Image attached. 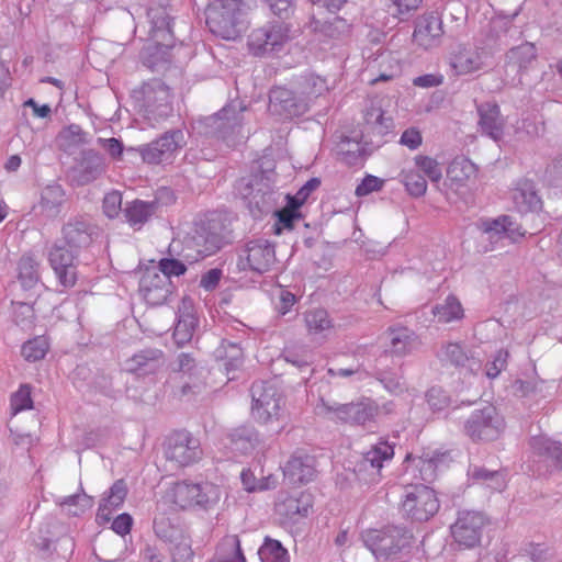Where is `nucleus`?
<instances>
[{
  "label": "nucleus",
  "mask_w": 562,
  "mask_h": 562,
  "mask_svg": "<svg viewBox=\"0 0 562 562\" xmlns=\"http://www.w3.org/2000/svg\"><path fill=\"white\" fill-rule=\"evenodd\" d=\"M138 93L144 117L150 125L158 124L172 115L170 89L160 79L145 82Z\"/></svg>",
  "instance_id": "obj_5"
},
{
  "label": "nucleus",
  "mask_w": 562,
  "mask_h": 562,
  "mask_svg": "<svg viewBox=\"0 0 562 562\" xmlns=\"http://www.w3.org/2000/svg\"><path fill=\"white\" fill-rule=\"evenodd\" d=\"M258 555L261 562H289L286 549L280 541L268 537L259 548Z\"/></svg>",
  "instance_id": "obj_49"
},
{
  "label": "nucleus",
  "mask_w": 562,
  "mask_h": 562,
  "mask_svg": "<svg viewBox=\"0 0 562 562\" xmlns=\"http://www.w3.org/2000/svg\"><path fill=\"white\" fill-rule=\"evenodd\" d=\"M35 546L42 552L47 553V554H52V547H54V550H56L57 546L65 550H69L70 552H72L74 541L68 536L60 537L59 539L54 541L53 539H50L46 536L40 535L37 537V539L35 540Z\"/></svg>",
  "instance_id": "obj_57"
},
{
  "label": "nucleus",
  "mask_w": 562,
  "mask_h": 562,
  "mask_svg": "<svg viewBox=\"0 0 562 562\" xmlns=\"http://www.w3.org/2000/svg\"><path fill=\"white\" fill-rule=\"evenodd\" d=\"M439 509V501L432 488L418 484L405 488L402 499L404 515L415 521H427Z\"/></svg>",
  "instance_id": "obj_10"
},
{
  "label": "nucleus",
  "mask_w": 562,
  "mask_h": 562,
  "mask_svg": "<svg viewBox=\"0 0 562 562\" xmlns=\"http://www.w3.org/2000/svg\"><path fill=\"white\" fill-rule=\"evenodd\" d=\"M449 66L456 76L479 71L484 67V53L477 47L458 45L449 55Z\"/></svg>",
  "instance_id": "obj_25"
},
{
  "label": "nucleus",
  "mask_w": 562,
  "mask_h": 562,
  "mask_svg": "<svg viewBox=\"0 0 562 562\" xmlns=\"http://www.w3.org/2000/svg\"><path fill=\"white\" fill-rule=\"evenodd\" d=\"M537 48L533 43L525 42L512 47L505 55V76L514 86L521 83V77L537 61Z\"/></svg>",
  "instance_id": "obj_19"
},
{
  "label": "nucleus",
  "mask_w": 562,
  "mask_h": 562,
  "mask_svg": "<svg viewBox=\"0 0 562 562\" xmlns=\"http://www.w3.org/2000/svg\"><path fill=\"white\" fill-rule=\"evenodd\" d=\"M268 110L271 115L288 120L305 114L307 103L301 98L297 90L284 87H274L269 92Z\"/></svg>",
  "instance_id": "obj_17"
},
{
  "label": "nucleus",
  "mask_w": 562,
  "mask_h": 562,
  "mask_svg": "<svg viewBox=\"0 0 562 562\" xmlns=\"http://www.w3.org/2000/svg\"><path fill=\"white\" fill-rule=\"evenodd\" d=\"M384 183V179H381L373 175H367L357 186L355 193L357 196H367L372 192L381 191Z\"/></svg>",
  "instance_id": "obj_63"
},
{
  "label": "nucleus",
  "mask_w": 562,
  "mask_h": 562,
  "mask_svg": "<svg viewBox=\"0 0 562 562\" xmlns=\"http://www.w3.org/2000/svg\"><path fill=\"white\" fill-rule=\"evenodd\" d=\"M313 506L312 495L308 493H280L274 505V512L285 521L297 522L301 518L307 517Z\"/></svg>",
  "instance_id": "obj_24"
},
{
  "label": "nucleus",
  "mask_w": 562,
  "mask_h": 562,
  "mask_svg": "<svg viewBox=\"0 0 562 562\" xmlns=\"http://www.w3.org/2000/svg\"><path fill=\"white\" fill-rule=\"evenodd\" d=\"M513 202L516 210L521 213L537 212L542 207V201L538 195L532 181L519 180L513 190Z\"/></svg>",
  "instance_id": "obj_31"
},
{
  "label": "nucleus",
  "mask_w": 562,
  "mask_h": 562,
  "mask_svg": "<svg viewBox=\"0 0 562 562\" xmlns=\"http://www.w3.org/2000/svg\"><path fill=\"white\" fill-rule=\"evenodd\" d=\"M226 446L235 452L247 454L255 450L260 442L257 430L251 426H240L233 429L226 437Z\"/></svg>",
  "instance_id": "obj_32"
},
{
  "label": "nucleus",
  "mask_w": 562,
  "mask_h": 562,
  "mask_svg": "<svg viewBox=\"0 0 562 562\" xmlns=\"http://www.w3.org/2000/svg\"><path fill=\"white\" fill-rule=\"evenodd\" d=\"M434 316L439 323H450L463 317V308L454 295H448L442 303H438L432 308Z\"/></svg>",
  "instance_id": "obj_45"
},
{
  "label": "nucleus",
  "mask_w": 562,
  "mask_h": 562,
  "mask_svg": "<svg viewBox=\"0 0 562 562\" xmlns=\"http://www.w3.org/2000/svg\"><path fill=\"white\" fill-rule=\"evenodd\" d=\"M196 324L198 319L191 312H183L179 315L173 329V339L179 347L192 339Z\"/></svg>",
  "instance_id": "obj_47"
},
{
  "label": "nucleus",
  "mask_w": 562,
  "mask_h": 562,
  "mask_svg": "<svg viewBox=\"0 0 562 562\" xmlns=\"http://www.w3.org/2000/svg\"><path fill=\"white\" fill-rule=\"evenodd\" d=\"M541 384L542 381L539 379H516L512 383V391L516 396L530 397L541 391Z\"/></svg>",
  "instance_id": "obj_59"
},
{
  "label": "nucleus",
  "mask_w": 562,
  "mask_h": 562,
  "mask_svg": "<svg viewBox=\"0 0 562 562\" xmlns=\"http://www.w3.org/2000/svg\"><path fill=\"white\" fill-rule=\"evenodd\" d=\"M64 201L63 188L59 184H52L43 189L38 206L46 217L54 218L60 213Z\"/></svg>",
  "instance_id": "obj_41"
},
{
  "label": "nucleus",
  "mask_w": 562,
  "mask_h": 562,
  "mask_svg": "<svg viewBox=\"0 0 562 562\" xmlns=\"http://www.w3.org/2000/svg\"><path fill=\"white\" fill-rule=\"evenodd\" d=\"M284 476L292 484L312 481L316 474V459L303 450H296L283 468Z\"/></svg>",
  "instance_id": "obj_26"
},
{
  "label": "nucleus",
  "mask_w": 562,
  "mask_h": 562,
  "mask_svg": "<svg viewBox=\"0 0 562 562\" xmlns=\"http://www.w3.org/2000/svg\"><path fill=\"white\" fill-rule=\"evenodd\" d=\"M305 325L311 334H319L331 327V319L324 308L307 311L304 316Z\"/></svg>",
  "instance_id": "obj_51"
},
{
  "label": "nucleus",
  "mask_w": 562,
  "mask_h": 562,
  "mask_svg": "<svg viewBox=\"0 0 562 562\" xmlns=\"http://www.w3.org/2000/svg\"><path fill=\"white\" fill-rule=\"evenodd\" d=\"M443 458L445 454L438 452L426 453L422 457L420 473L425 481L431 480L435 476L436 470L439 463L443 461Z\"/></svg>",
  "instance_id": "obj_61"
},
{
  "label": "nucleus",
  "mask_w": 562,
  "mask_h": 562,
  "mask_svg": "<svg viewBox=\"0 0 562 562\" xmlns=\"http://www.w3.org/2000/svg\"><path fill=\"white\" fill-rule=\"evenodd\" d=\"M172 282L157 270H147L139 280V293L147 304L162 305L172 294Z\"/></svg>",
  "instance_id": "obj_22"
},
{
  "label": "nucleus",
  "mask_w": 562,
  "mask_h": 562,
  "mask_svg": "<svg viewBox=\"0 0 562 562\" xmlns=\"http://www.w3.org/2000/svg\"><path fill=\"white\" fill-rule=\"evenodd\" d=\"M250 392L252 398L251 413L255 419L266 424L279 418L283 397L272 382H254Z\"/></svg>",
  "instance_id": "obj_11"
},
{
  "label": "nucleus",
  "mask_w": 562,
  "mask_h": 562,
  "mask_svg": "<svg viewBox=\"0 0 562 562\" xmlns=\"http://www.w3.org/2000/svg\"><path fill=\"white\" fill-rule=\"evenodd\" d=\"M387 339L386 349L380 356L378 362L381 363L389 355L404 357L412 353L419 346L418 335L406 326H390L385 331Z\"/></svg>",
  "instance_id": "obj_23"
},
{
  "label": "nucleus",
  "mask_w": 562,
  "mask_h": 562,
  "mask_svg": "<svg viewBox=\"0 0 562 562\" xmlns=\"http://www.w3.org/2000/svg\"><path fill=\"white\" fill-rule=\"evenodd\" d=\"M485 515L476 510H461L456 522L451 526L454 540L465 548H473L480 542L482 530L486 525Z\"/></svg>",
  "instance_id": "obj_18"
},
{
  "label": "nucleus",
  "mask_w": 562,
  "mask_h": 562,
  "mask_svg": "<svg viewBox=\"0 0 562 562\" xmlns=\"http://www.w3.org/2000/svg\"><path fill=\"white\" fill-rule=\"evenodd\" d=\"M415 164L430 181L438 182L441 179L442 171L436 159L429 156L418 155L415 157Z\"/></svg>",
  "instance_id": "obj_58"
},
{
  "label": "nucleus",
  "mask_w": 562,
  "mask_h": 562,
  "mask_svg": "<svg viewBox=\"0 0 562 562\" xmlns=\"http://www.w3.org/2000/svg\"><path fill=\"white\" fill-rule=\"evenodd\" d=\"M205 15L210 31L227 41L237 38L247 27L244 0H215Z\"/></svg>",
  "instance_id": "obj_2"
},
{
  "label": "nucleus",
  "mask_w": 562,
  "mask_h": 562,
  "mask_svg": "<svg viewBox=\"0 0 562 562\" xmlns=\"http://www.w3.org/2000/svg\"><path fill=\"white\" fill-rule=\"evenodd\" d=\"M505 429V420L495 406L487 404L474 409L465 419L464 434L473 442L497 440Z\"/></svg>",
  "instance_id": "obj_4"
},
{
  "label": "nucleus",
  "mask_w": 562,
  "mask_h": 562,
  "mask_svg": "<svg viewBox=\"0 0 562 562\" xmlns=\"http://www.w3.org/2000/svg\"><path fill=\"white\" fill-rule=\"evenodd\" d=\"M198 507L203 509L215 506L221 498L220 487L210 482L198 483Z\"/></svg>",
  "instance_id": "obj_53"
},
{
  "label": "nucleus",
  "mask_w": 562,
  "mask_h": 562,
  "mask_svg": "<svg viewBox=\"0 0 562 562\" xmlns=\"http://www.w3.org/2000/svg\"><path fill=\"white\" fill-rule=\"evenodd\" d=\"M165 353L158 348H145L125 360V371L138 378L156 375L165 367Z\"/></svg>",
  "instance_id": "obj_20"
},
{
  "label": "nucleus",
  "mask_w": 562,
  "mask_h": 562,
  "mask_svg": "<svg viewBox=\"0 0 562 562\" xmlns=\"http://www.w3.org/2000/svg\"><path fill=\"white\" fill-rule=\"evenodd\" d=\"M164 46L150 41L142 50L140 58L144 66L153 71L159 70L168 63L167 50Z\"/></svg>",
  "instance_id": "obj_48"
},
{
  "label": "nucleus",
  "mask_w": 562,
  "mask_h": 562,
  "mask_svg": "<svg viewBox=\"0 0 562 562\" xmlns=\"http://www.w3.org/2000/svg\"><path fill=\"white\" fill-rule=\"evenodd\" d=\"M172 501L181 508L198 507V483L181 481L171 488Z\"/></svg>",
  "instance_id": "obj_43"
},
{
  "label": "nucleus",
  "mask_w": 562,
  "mask_h": 562,
  "mask_svg": "<svg viewBox=\"0 0 562 562\" xmlns=\"http://www.w3.org/2000/svg\"><path fill=\"white\" fill-rule=\"evenodd\" d=\"M98 236V227L83 215L70 217L61 227V243L79 252L88 249Z\"/></svg>",
  "instance_id": "obj_15"
},
{
  "label": "nucleus",
  "mask_w": 562,
  "mask_h": 562,
  "mask_svg": "<svg viewBox=\"0 0 562 562\" xmlns=\"http://www.w3.org/2000/svg\"><path fill=\"white\" fill-rule=\"evenodd\" d=\"M296 90L301 98L306 101L310 110L312 102L328 91V83L324 77L314 72H305L299 77Z\"/></svg>",
  "instance_id": "obj_34"
},
{
  "label": "nucleus",
  "mask_w": 562,
  "mask_h": 562,
  "mask_svg": "<svg viewBox=\"0 0 562 562\" xmlns=\"http://www.w3.org/2000/svg\"><path fill=\"white\" fill-rule=\"evenodd\" d=\"M513 225L514 223L509 216L502 215L497 218L482 220L479 223V228L485 239L496 243L505 236L513 238L516 234L522 235Z\"/></svg>",
  "instance_id": "obj_33"
},
{
  "label": "nucleus",
  "mask_w": 562,
  "mask_h": 562,
  "mask_svg": "<svg viewBox=\"0 0 562 562\" xmlns=\"http://www.w3.org/2000/svg\"><path fill=\"white\" fill-rule=\"evenodd\" d=\"M238 191L248 201L249 207L257 209L259 213H269L276 204L274 186L270 177L263 173L240 179Z\"/></svg>",
  "instance_id": "obj_12"
},
{
  "label": "nucleus",
  "mask_w": 562,
  "mask_h": 562,
  "mask_svg": "<svg viewBox=\"0 0 562 562\" xmlns=\"http://www.w3.org/2000/svg\"><path fill=\"white\" fill-rule=\"evenodd\" d=\"M170 554L172 562H192L193 560V550L191 548V539L182 531L180 533H176L173 538V542H170Z\"/></svg>",
  "instance_id": "obj_50"
},
{
  "label": "nucleus",
  "mask_w": 562,
  "mask_h": 562,
  "mask_svg": "<svg viewBox=\"0 0 562 562\" xmlns=\"http://www.w3.org/2000/svg\"><path fill=\"white\" fill-rule=\"evenodd\" d=\"M535 454L550 461L552 465L562 470V445L544 436L532 437L529 441Z\"/></svg>",
  "instance_id": "obj_37"
},
{
  "label": "nucleus",
  "mask_w": 562,
  "mask_h": 562,
  "mask_svg": "<svg viewBox=\"0 0 562 562\" xmlns=\"http://www.w3.org/2000/svg\"><path fill=\"white\" fill-rule=\"evenodd\" d=\"M127 494V487L123 480H117L110 487L109 494L105 495L98 508L97 518L103 521L111 519L112 510L119 508Z\"/></svg>",
  "instance_id": "obj_38"
},
{
  "label": "nucleus",
  "mask_w": 562,
  "mask_h": 562,
  "mask_svg": "<svg viewBox=\"0 0 562 562\" xmlns=\"http://www.w3.org/2000/svg\"><path fill=\"white\" fill-rule=\"evenodd\" d=\"M245 109L239 102H232L206 117L205 125L210 128L209 133L224 140L227 146H235L240 134Z\"/></svg>",
  "instance_id": "obj_8"
},
{
  "label": "nucleus",
  "mask_w": 562,
  "mask_h": 562,
  "mask_svg": "<svg viewBox=\"0 0 562 562\" xmlns=\"http://www.w3.org/2000/svg\"><path fill=\"white\" fill-rule=\"evenodd\" d=\"M522 557L529 558L532 562H547L551 558L550 549L542 543H528L522 550Z\"/></svg>",
  "instance_id": "obj_64"
},
{
  "label": "nucleus",
  "mask_w": 562,
  "mask_h": 562,
  "mask_svg": "<svg viewBox=\"0 0 562 562\" xmlns=\"http://www.w3.org/2000/svg\"><path fill=\"white\" fill-rule=\"evenodd\" d=\"M475 165L464 157L454 158L447 169V178L458 186H463L465 181L475 176Z\"/></svg>",
  "instance_id": "obj_44"
},
{
  "label": "nucleus",
  "mask_w": 562,
  "mask_h": 562,
  "mask_svg": "<svg viewBox=\"0 0 562 562\" xmlns=\"http://www.w3.org/2000/svg\"><path fill=\"white\" fill-rule=\"evenodd\" d=\"M394 457V446L389 441L380 439L362 454L358 463L359 472L370 470L373 476H380L384 463L391 462Z\"/></svg>",
  "instance_id": "obj_28"
},
{
  "label": "nucleus",
  "mask_w": 562,
  "mask_h": 562,
  "mask_svg": "<svg viewBox=\"0 0 562 562\" xmlns=\"http://www.w3.org/2000/svg\"><path fill=\"white\" fill-rule=\"evenodd\" d=\"M436 357L442 366H449L456 369H469L472 371L473 366L476 364L474 358L460 342H441L436 352Z\"/></svg>",
  "instance_id": "obj_29"
},
{
  "label": "nucleus",
  "mask_w": 562,
  "mask_h": 562,
  "mask_svg": "<svg viewBox=\"0 0 562 562\" xmlns=\"http://www.w3.org/2000/svg\"><path fill=\"white\" fill-rule=\"evenodd\" d=\"M232 238L231 223L227 217L212 212L194 220L182 239L179 256L191 265L214 255Z\"/></svg>",
  "instance_id": "obj_1"
},
{
  "label": "nucleus",
  "mask_w": 562,
  "mask_h": 562,
  "mask_svg": "<svg viewBox=\"0 0 562 562\" xmlns=\"http://www.w3.org/2000/svg\"><path fill=\"white\" fill-rule=\"evenodd\" d=\"M211 562H246L238 536H225L216 546Z\"/></svg>",
  "instance_id": "obj_40"
},
{
  "label": "nucleus",
  "mask_w": 562,
  "mask_h": 562,
  "mask_svg": "<svg viewBox=\"0 0 562 562\" xmlns=\"http://www.w3.org/2000/svg\"><path fill=\"white\" fill-rule=\"evenodd\" d=\"M202 454L200 440L189 431H176L166 440L165 457L177 467H189L201 460Z\"/></svg>",
  "instance_id": "obj_13"
},
{
  "label": "nucleus",
  "mask_w": 562,
  "mask_h": 562,
  "mask_svg": "<svg viewBox=\"0 0 562 562\" xmlns=\"http://www.w3.org/2000/svg\"><path fill=\"white\" fill-rule=\"evenodd\" d=\"M402 182L407 192L415 198L423 196L427 190V181L425 177L415 170L404 171Z\"/></svg>",
  "instance_id": "obj_55"
},
{
  "label": "nucleus",
  "mask_w": 562,
  "mask_h": 562,
  "mask_svg": "<svg viewBox=\"0 0 562 562\" xmlns=\"http://www.w3.org/2000/svg\"><path fill=\"white\" fill-rule=\"evenodd\" d=\"M183 261V259L162 258L158 263L159 269L157 271L166 276L169 280L171 277H180L187 271V266Z\"/></svg>",
  "instance_id": "obj_60"
},
{
  "label": "nucleus",
  "mask_w": 562,
  "mask_h": 562,
  "mask_svg": "<svg viewBox=\"0 0 562 562\" xmlns=\"http://www.w3.org/2000/svg\"><path fill=\"white\" fill-rule=\"evenodd\" d=\"M13 321L22 329H31L35 323L33 306L23 302L15 303L13 308Z\"/></svg>",
  "instance_id": "obj_56"
},
{
  "label": "nucleus",
  "mask_w": 562,
  "mask_h": 562,
  "mask_svg": "<svg viewBox=\"0 0 562 562\" xmlns=\"http://www.w3.org/2000/svg\"><path fill=\"white\" fill-rule=\"evenodd\" d=\"M48 348L47 339L44 336H37L23 344L21 353L26 361L34 362L43 359Z\"/></svg>",
  "instance_id": "obj_52"
},
{
  "label": "nucleus",
  "mask_w": 562,
  "mask_h": 562,
  "mask_svg": "<svg viewBox=\"0 0 562 562\" xmlns=\"http://www.w3.org/2000/svg\"><path fill=\"white\" fill-rule=\"evenodd\" d=\"M186 144L183 132L176 128L165 132L148 144L136 148L131 147L127 150L138 153L143 161L149 165L169 164Z\"/></svg>",
  "instance_id": "obj_6"
},
{
  "label": "nucleus",
  "mask_w": 562,
  "mask_h": 562,
  "mask_svg": "<svg viewBox=\"0 0 562 562\" xmlns=\"http://www.w3.org/2000/svg\"><path fill=\"white\" fill-rule=\"evenodd\" d=\"M443 34L442 21L435 14H424L415 22L413 41L419 47L429 49L440 44Z\"/></svg>",
  "instance_id": "obj_27"
},
{
  "label": "nucleus",
  "mask_w": 562,
  "mask_h": 562,
  "mask_svg": "<svg viewBox=\"0 0 562 562\" xmlns=\"http://www.w3.org/2000/svg\"><path fill=\"white\" fill-rule=\"evenodd\" d=\"M147 18L150 24L149 37L157 45L166 48H172L176 44L173 33V19L166 7L153 5L147 10Z\"/></svg>",
  "instance_id": "obj_21"
},
{
  "label": "nucleus",
  "mask_w": 562,
  "mask_h": 562,
  "mask_svg": "<svg viewBox=\"0 0 562 562\" xmlns=\"http://www.w3.org/2000/svg\"><path fill=\"white\" fill-rule=\"evenodd\" d=\"M159 206L158 201H143L134 200L126 204L124 214L127 223L137 229L143 227L157 212Z\"/></svg>",
  "instance_id": "obj_36"
},
{
  "label": "nucleus",
  "mask_w": 562,
  "mask_h": 562,
  "mask_svg": "<svg viewBox=\"0 0 562 562\" xmlns=\"http://www.w3.org/2000/svg\"><path fill=\"white\" fill-rule=\"evenodd\" d=\"M79 251L63 243H55L48 251V262L64 288H72L77 281V258Z\"/></svg>",
  "instance_id": "obj_16"
},
{
  "label": "nucleus",
  "mask_w": 562,
  "mask_h": 562,
  "mask_svg": "<svg viewBox=\"0 0 562 562\" xmlns=\"http://www.w3.org/2000/svg\"><path fill=\"white\" fill-rule=\"evenodd\" d=\"M105 171L104 157L93 149L83 151L82 159L78 168V181L81 184L98 179Z\"/></svg>",
  "instance_id": "obj_35"
},
{
  "label": "nucleus",
  "mask_w": 562,
  "mask_h": 562,
  "mask_svg": "<svg viewBox=\"0 0 562 562\" xmlns=\"http://www.w3.org/2000/svg\"><path fill=\"white\" fill-rule=\"evenodd\" d=\"M316 409L317 414H334L337 420L353 425H364L367 422L372 420L378 412V407L369 400L356 403L339 404L335 402L330 404L322 398Z\"/></svg>",
  "instance_id": "obj_14"
},
{
  "label": "nucleus",
  "mask_w": 562,
  "mask_h": 562,
  "mask_svg": "<svg viewBox=\"0 0 562 562\" xmlns=\"http://www.w3.org/2000/svg\"><path fill=\"white\" fill-rule=\"evenodd\" d=\"M382 362L376 361L373 376L383 385V387L394 395L403 394L407 387L401 374L381 367Z\"/></svg>",
  "instance_id": "obj_46"
},
{
  "label": "nucleus",
  "mask_w": 562,
  "mask_h": 562,
  "mask_svg": "<svg viewBox=\"0 0 562 562\" xmlns=\"http://www.w3.org/2000/svg\"><path fill=\"white\" fill-rule=\"evenodd\" d=\"M19 281L23 289L31 290L40 282V262L33 255H23L18 263Z\"/></svg>",
  "instance_id": "obj_42"
},
{
  "label": "nucleus",
  "mask_w": 562,
  "mask_h": 562,
  "mask_svg": "<svg viewBox=\"0 0 562 562\" xmlns=\"http://www.w3.org/2000/svg\"><path fill=\"white\" fill-rule=\"evenodd\" d=\"M61 507L68 508V514L71 516H80L87 509L91 508L93 505L92 497L87 494H74L70 496L64 497V499L59 503Z\"/></svg>",
  "instance_id": "obj_54"
},
{
  "label": "nucleus",
  "mask_w": 562,
  "mask_h": 562,
  "mask_svg": "<svg viewBox=\"0 0 562 562\" xmlns=\"http://www.w3.org/2000/svg\"><path fill=\"white\" fill-rule=\"evenodd\" d=\"M469 480L473 484H482L492 491H502L506 485L505 474L499 470H487L484 467L471 465L468 470Z\"/></svg>",
  "instance_id": "obj_39"
},
{
  "label": "nucleus",
  "mask_w": 562,
  "mask_h": 562,
  "mask_svg": "<svg viewBox=\"0 0 562 562\" xmlns=\"http://www.w3.org/2000/svg\"><path fill=\"white\" fill-rule=\"evenodd\" d=\"M274 245L266 238L248 240L238 251L237 267L240 271L263 274L276 263Z\"/></svg>",
  "instance_id": "obj_9"
},
{
  "label": "nucleus",
  "mask_w": 562,
  "mask_h": 562,
  "mask_svg": "<svg viewBox=\"0 0 562 562\" xmlns=\"http://www.w3.org/2000/svg\"><path fill=\"white\" fill-rule=\"evenodd\" d=\"M480 116L479 126L482 134L498 140L503 137L505 120L501 114L498 104L484 102L477 105Z\"/></svg>",
  "instance_id": "obj_30"
},
{
  "label": "nucleus",
  "mask_w": 562,
  "mask_h": 562,
  "mask_svg": "<svg viewBox=\"0 0 562 562\" xmlns=\"http://www.w3.org/2000/svg\"><path fill=\"white\" fill-rule=\"evenodd\" d=\"M413 536L404 527L387 526L381 530H369L363 535L366 547L378 559H396L411 544Z\"/></svg>",
  "instance_id": "obj_3"
},
{
  "label": "nucleus",
  "mask_w": 562,
  "mask_h": 562,
  "mask_svg": "<svg viewBox=\"0 0 562 562\" xmlns=\"http://www.w3.org/2000/svg\"><path fill=\"white\" fill-rule=\"evenodd\" d=\"M289 33L290 26L283 21L267 22L249 34V52L256 57H266L280 52L290 38Z\"/></svg>",
  "instance_id": "obj_7"
},
{
  "label": "nucleus",
  "mask_w": 562,
  "mask_h": 562,
  "mask_svg": "<svg viewBox=\"0 0 562 562\" xmlns=\"http://www.w3.org/2000/svg\"><path fill=\"white\" fill-rule=\"evenodd\" d=\"M509 352L506 349H499L493 356V359L486 363V375L488 379H496L503 370L506 369Z\"/></svg>",
  "instance_id": "obj_62"
}]
</instances>
